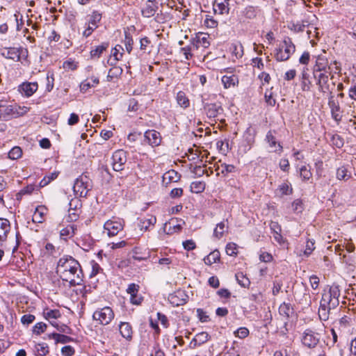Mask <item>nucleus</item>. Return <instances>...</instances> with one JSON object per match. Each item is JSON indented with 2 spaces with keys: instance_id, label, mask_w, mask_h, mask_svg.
<instances>
[{
  "instance_id": "1",
  "label": "nucleus",
  "mask_w": 356,
  "mask_h": 356,
  "mask_svg": "<svg viewBox=\"0 0 356 356\" xmlns=\"http://www.w3.org/2000/svg\"><path fill=\"white\" fill-rule=\"evenodd\" d=\"M56 273L60 274L63 280L69 282L71 286L81 285L83 273L77 260L71 256L65 255L58 261Z\"/></svg>"
},
{
  "instance_id": "2",
  "label": "nucleus",
  "mask_w": 356,
  "mask_h": 356,
  "mask_svg": "<svg viewBox=\"0 0 356 356\" xmlns=\"http://www.w3.org/2000/svg\"><path fill=\"white\" fill-rule=\"evenodd\" d=\"M26 111V107L21 108L17 105L8 104L6 102L0 101V121L10 120Z\"/></svg>"
},
{
  "instance_id": "3",
  "label": "nucleus",
  "mask_w": 356,
  "mask_h": 356,
  "mask_svg": "<svg viewBox=\"0 0 356 356\" xmlns=\"http://www.w3.org/2000/svg\"><path fill=\"white\" fill-rule=\"evenodd\" d=\"M322 334L312 328L306 329L302 334L301 342L302 345L309 349H314L318 346H322Z\"/></svg>"
},
{
  "instance_id": "4",
  "label": "nucleus",
  "mask_w": 356,
  "mask_h": 356,
  "mask_svg": "<svg viewBox=\"0 0 356 356\" xmlns=\"http://www.w3.org/2000/svg\"><path fill=\"white\" fill-rule=\"evenodd\" d=\"M296 46L291 39L286 37L284 39L282 44L279 48L275 49V58L277 61H286L295 52Z\"/></svg>"
},
{
  "instance_id": "5",
  "label": "nucleus",
  "mask_w": 356,
  "mask_h": 356,
  "mask_svg": "<svg viewBox=\"0 0 356 356\" xmlns=\"http://www.w3.org/2000/svg\"><path fill=\"white\" fill-rule=\"evenodd\" d=\"M113 318V311L109 307H104L97 309L92 315L93 320L99 321V323L103 325H108Z\"/></svg>"
},
{
  "instance_id": "6",
  "label": "nucleus",
  "mask_w": 356,
  "mask_h": 356,
  "mask_svg": "<svg viewBox=\"0 0 356 356\" xmlns=\"http://www.w3.org/2000/svg\"><path fill=\"white\" fill-rule=\"evenodd\" d=\"M90 186L89 179L86 176H81L76 179L73 190L76 195L86 197L90 191Z\"/></svg>"
},
{
  "instance_id": "7",
  "label": "nucleus",
  "mask_w": 356,
  "mask_h": 356,
  "mask_svg": "<svg viewBox=\"0 0 356 356\" xmlns=\"http://www.w3.org/2000/svg\"><path fill=\"white\" fill-rule=\"evenodd\" d=\"M127 161V152L123 149L115 151L112 156V165L115 171H122Z\"/></svg>"
},
{
  "instance_id": "8",
  "label": "nucleus",
  "mask_w": 356,
  "mask_h": 356,
  "mask_svg": "<svg viewBox=\"0 0 356 356\" xmlns=\"http://www.w3.org/2000/svg\"><path fill=\"white\" fill-rule=\"evenodd\" d=\"M144 141L152 147L159 146L162 141L161 134L154 129L146 131L144 134Z\"/></svg>"
},
{
  "instance_id": "9",
  "label": "nucleus",
  "mask_w": 356,
  "mask_h": 356,
  "mask_svg": "<svg viewBox=\"0 0 356 356\" xmlns=\"http://www.w3.org/2000/svg\"><path fill=\"white\" fill-rule=\"evenodd\" d=\"M101 19L102 14L97 11H93L92 15L90 16L88 26L83 31V35L86 38L89 37L93 31L98 27L97 23L100 22Z\"/></svg>"
},
{
  "instance_id": "10",
  "label": "nucleus",
  "mask_w": 356,
  "mask_h": 356,
  "mask_svg": "<svg viewBox=\"0 0 356 356\" xmlns=\"http://www.w3.org/2000/svg\"><path fill=\"white\" fill-rule=\"evenodd\" d=\"M203 108L207 116L209 118H215L223 112V108L219 102L204 103Z\"/></svg>"
},
{
  "instance_id": "11",
  "label": "nucleus",
  "mask_w": 356,
  "mask_h": 356,
  "mask_svg": "<svg viewBox=\"0 0 356 356\" xmlns=\"http://www.w3.org/2000/svg\"><path fill=\"white\" fill-rule=\"evenodd\" d=\"M186 298L187 296L184 291L178 290L168 296V300L172 305L179 306L186 302Z\"/></svg>"
},
{
  "instance_id": "12",
  "label": "nucleus",
  "mask_w": 356,
  "mask_h": 356,
  "mask_svg": "<svg viewBox=\"0 0 356 356\" xmlns=\"http://www.w3.org/2000/svg\"><path fill=\"white\" fill-rule=\"evenodd\" d=\"M104 229L107 230L109 236H114L123 229V225L120 222L108 220L104 224Z\"/></svg>"
},
{
  "instance_id": "13",
  "label": "nucleus",
  "mask_w": 356,
  "mask_h": 356,
  "mask_svg": "<svg viewBox=\"0 0 356 356\" xmlns=\"http://www.w3.org/2000/svg\"><path fill=\"white\" fill-rule=\"evenodd\" d=\"M317 79L316 84L318 86V90L323 93L330 92V85L328 84L329 77L325 73H320L318 75H314Z\"/></svg>"
},
{
  "instance_id": "14",
  "label": "nucleus",
  "mask_w": 356,
  "mask_h": 356,
  "mask_svg": "<svg viewBox=\"0 0 356 356\" xmlns=\"http://www.w3.org/2000/svg\"><path fill=\"white\" fill-rule=\"evenodd\" d=\"M38 83L36 82L23 83L19 86V91L22 95L27 97H31L38 90Z\"/></svg>"
},
{
  "instance_id": "15",
  "label": "nucleus",
  "mask_w": 356,
  "mask_h": 356,
  "mask_svg": "<svg viewBox=\"0 0 356 356\" xmlns=\"http://www.w3.org/2000/svg\"><path fill=\"white\" fill-rule=\"evenodd\" d=\"M229 0H215L213 3V11L216 14H228L229 11Z\"/></svg>"
},
{
  "instance_id": "16",
  "label": "nucleus",
  "mask_w": 356,
  "mask_h": 356,
  "mask_svg": "<svg viewBox=\"0 0 356 356\" xmlns=\"http://www.w3.org/2000/svg\"><path fill=\"white\" fill-rule=\"evenodd\" d=\"M1 54L6 58L18 61L20 59L21 53L19 48L5 47L1 49Z\"/></svg>"
},
{
  "instance_id": "17",
  "label": "nucleus",
  "mask_w": 356,
  "mask_h": 356,
  "mask_svg": "<svg viewBox=\"0 0 356 356\" xmlns=\"http://www.w3.org/2000/svg\"><path fill=\"white\" fill-rule=\"evenodd\" d=\"M328 106L331 110V115L334 121L339 124L341 121L342 115L341 108L338 102L328 101Z\"/></svg>"
},
{
  "instance_id": "18",
  "label": "nucleus",
  "mask_w": 356,
  "mask_h": 356,
  "mask_svg": "<svg viewBox=\"0 0 356 356\" xmlns=\"http://www.w3.org/2000/svg\"><path fill=\"white\" fill-rule=\"evenodd\" d=\"M159 7V5L147 1L144 7L141 9L142 15L147 18L152 17L154 16L157 12Z\"/></svg>"
},
{
  "instance_id": "19",
  "label": "nucleus",
  "mask_w": 356,
  "mask_h": 356,
  "mask_svg": "<svg viewBox=\"0 0 356 356\" xmlns=\"http://www.w3.org/2000/svg\"><path fill=\"white\" fill-rule=\"evenodd\" d=\"M138 220V227L140 229L147 231L151 225H154L156 222V218L154 216H150L149 218H139Z\"/></svg>"
},
{
  "instance_id": "20",
  "label": "nucleus",
  "mask_w": 356,
  "mask_h": 356,
  "mask_svg": "<svg viewBox=\"0 0 356 356\" xmlns=\"http://www.w3.org/2000/svg\"><path fill=\"white\" fill-rule=\"evenodd\" d=\"M221 81L225 88L234 87L238 84V76L235 74H232L229 76L225 75L222 77Z\"/></svg>"
},
{
  "instance_id": "21",
  "label": "nucleus",
  "mask_w": 356,
  "mask_h": 356,
  "mask_svg": "<svg viewBox=\"0 0 356 356\" xmlns=\"http://www.w3.org/2000/svg\"><path fill=\"white\" fill-rule=\"evenodd\" d=\"M10 229V225L8 220L0 218V241H3L7 238V234Z\"/></svg>"
},
{
  "instance_id": "22",
  "label": "nucleus",
  "mask_w": 356,
  "mask_h": 356,
  "mask_svg": "<svg viewBox=\"0 0 356 356\" xmlns=\"http://www.w3.org/2000/svg\"><path fill=\"white\" fill-rule=\"evenodd\" d=\"M181 175L175 170H171L166 172L163 176V181L165 184L177 182L180 179Z\"/></svg>"
},
{
  "instance_id": "23",
  "label": "nucleus",
  "mask_w": 356,
  "mask_h": 356,
  "mask_svg": "<svg viewBox=\"0 0 356 356\" xmlns=\"http://www.w3.org/2000/svg\"><path fill=\"white\" fill-rule=\"evenodd\" d=\"M119 328L122 337L127 339H131L132 338V327L129 323L122 322Z\"/></svg>"
},
{
  "instance_id": "24",
  "label": "nucleus",
  "mask_w": 356,
  "mask_h": 356,
  "mask_svg": "<svg viewBox=\"0 0 356 356\" xmlns=\"http://www.w3.org/2000/svg\"><path fill=\"white\" fill-rule=\"evenodd\" d=\"M279 313L289 319L293 314L294 309L290 303L283 302L279 307Z\"/></svg>"
},
{
  "instance_id": "25",
  "label": "nucleus",
  "mask_w": 356,
  "mask_h": 356,
  "mask_svg": "<svg viewBox=\"0 0 356 356\" xmlns=\"http://www.w3.org/2000/svg\"><path fill=\"white\" fill-rule=\"evenodd\" d=\"M220 254L218 250H215L211 252L209 254L204 258L205 264L211 266L214 263H217L220 261Z\"/></svg>"
},
{
  "instance_id": "26",
  "label": "nucleus",
  "mask_w": 356,
  "mask_h": 356,
  "mask_svg": "<svg viewBox=\"0 0 356 356\" xmlns=\"http://www.w3.org/2000/svg\"><path fill=\"white\" fill-rule=\"evenodd\" d=\"M46 208L44 206H39L35 209L33 215L32 220L35 223H42L44 221V210Z\"/></svg>"
},
{
  "instance_id": "27",
  "label": "nucleus",
  "mask_w": 356,
  "mask_h": 356,
  "mask_svg": "<svg viewBox=\"0 0 356 356\" xmlns=\"http://www.w3.org/2000/svg\"><path fill=\"white\" fill-rule=\"evenodd\" d=\"M33 351L37 356H45L49 353V350L48 345L42 342L36 343Z\"/></svg>"
},
{
  "instance_id": "28",
  "label": "nucleus",
  "mask_w": 356,
  "mask_h": 356,
  "mask_svg": "<svg viewBox=\"0 0 356 356\" xmlns=\"http://www.w3.org/2000/svg\"><path fill=\"white\" fill-rule=\"evenodd\" d=\"M176 99L178 104L184 108H186L190 106V101L186 97V93L183 91L177 92Z\"/></svg>"
},
{
  "instance_id": "29",
  "label": "nucleus",
  "mask_w": 356,
  "mask_h": 356,
  "mask_svg": "<svg viewBox=\"0 0 356 356\" xmlns=\"http://www.w3.org/2000/svg\"><path fill=\"white\" fill-rule=\"evenodd\" d=\"M123 70L118 66H114L108 71L106 79L107 81H112L114 78H118L122 74Z\"/></svg>"
},
{
  "instance_id": "30",
  "label": "nucleus",
  "mask_w": 356,
  "mask_h": 356,
  "mask_svg": "<svg viewBox=\"0 0 356 356\" xmlns=\"http://www.w3.org/2000/svg\"><path fill=\"white\" fill-rule=\"evenodd\" d=\"M108 47L107 42H103L102 44L97 46L95 49L90 51V56L92 58H99L104 51H105Z\"/></svg>"
},
{
  "instance_id": "31",
  "label": "nucleus",
  "mask_w": 356,
  "mask_h": 356,
  "mask_svg": "<svg viewBox=\"0 0 356 356\" xmlns=\"http://www.w3.org/2000/svg\"><path fill=\"white\" fill-rule=\"evenodd\" d=\"M242 14L247 19H254L256 17L257 14V8L252 6H248L242 11Z\"/></svg>"
},
{
  "instance_id": "32",
  "label": "nucleus",
  "mask_w": 356,
  "mask_h": 356,
  "mask_svg": "<svg viewBox=\"0 0 356 356\" xmlns=\"http://www.w3.org/2000/svg\"><path fill=\"white\" fill-rule=\"evenodd\" d=\"M235 277L238 284L241 285L242 287L248 288L250 286V280L245 275H243V273H237L235 275Z\"/></svg>"
},
{
  "instance_id": "33",
  "label": "nucleus",
  "mask_w": 356,
  "mask_h": 356,
  "mask_svg": "<svg viewBox=\"0 0 356 356\" xmlns=\"http://www.w3.org/2000/svg\"><path fill=\"white\" fill-rule=\"evenodd\" d=\"M205 189V183L204 181H193L191 184V191L195 193H200Z\"/></svg>"
},
{
  "instance_id": "34",
  "label": "nucleus",
  "mask_w": 356,
  "mask_h": 356,
  "mask_svg": "<svg viewBox=\"0 0 356 356\" xmlns=\"http://www.w3.org/2000/svg\"><path fill=\"white\" fill-rule=\"evenodd\" d=\"M75 229L74 225H68L60 230V236L65 239L71 238L74 236Z\"/></svg>"
},
{
  "instance_id": "35",
  "label": "nucleus",
  "mask_w": 356,
  "mask_h": 356,
  "mask_svg": "<svg viewBox=\"0 0 356 356\" xmlns=\"http://www.w3.org/2000/svg\"><path fill=\"white\" fill-rule=\"evenodd\" d=\"M351 177L350 173H348V170L346 167L342 166L339 168L337 170V178L339 180H348Z\"/></svg>"
},
{
  "instance_id": "36",
  "label": "nucleus",
  "mask_w": 356,
  "mask_h": 356,
  "mask_svg": "<svg viewBox=\"0 0 356 356\" xmlns=\"http://www.w3.org/2000/svg\"><path fill=\"white\" fill-rule=\"evenodd\" d=\"M225 224L224 222L218 223L213 231V236L218 239L221 238L225 231Z\"/></svg>"
},
{
  "instance_id": "37",
  "label": "nucleus",
  "mask_w": 356,
  "mask_h": 356,
  "mask_svg": "<svg viewBox=\"0 0 356 356\" xmlns=\"http://www.w3.org/2000/svg\"><path fill=\"white\" fill-rule=\"evenodd\" d=\"M58 175V172H51L49 175H46L40 182V187H44L48 185L51 181L57 178Z\"/></svg>"
},
{
  "instance_id": "38",
  "label": "nucleus",
  "mask_w": 356,
  "mask_h": 356,
  "mask_svg": "<svg viewBox=\"0 0 356 356\" xmlns=\"http://www.w3.org/2000/svg\"><path fill=\"white\" fill-rule=\"evenodd\" d=\"M330 309L327 307V305H324L320 304V307L318 309V316L321 321H327L329 318Z\"/></svg>"
},
{
  "instance_id": "39",
  "label": "nucleus",
  "mask_w": 356,
  "mask_h": 356,
  "mask_svg": "<svg viewBox=\"0 0 356 356\" xmlns=\"http://www.w3.org/2000/svg\"><path fill=\"white\" fill-rule=\"evenodd\" d=\"M124 45L126 47V50L129 54L131 53L133 49L134 40L131 35L128 31H124Z\"/></svg>"
},
{
  "instance_id": "40",
  "label": "nucleus",
  "mask_w": 356,
  "mask_h": 356,
  "mask_svg": "<svg viewBox=\"0 0 356 356\" xmlns=\"http://www.w3.org/2000/svg\"><path fill=\"white\" fill-rule=\"evenodd\" d=\"M323 59L321 58H318L316 60V65H315V67H314V75H316V73L318 72H320L321 73H322L321 72H327L328 71L327 70V67L325 63H324L323 62Z\"/></svg>"
},
{
  "instance_id": "41",
  "label": "nucleus",
  "mask_w": 356,
  "mask_h": 356,
  "mask_svg": "<svg viewBox=\"0 0 356 356\" xmlns=\"http://www.w3.org/2000/svg\"><path fill=\"white\" fill-rule=\"evenodd\" d=\"M44 318L47 320L57 319L61 316L58 309H50L44 312Z\"/></svg>"
},
{
  "instance_id": "42",
  "label": "nucleus",
  "mask_w": 356,
  "mask_h": 356,
  "mask_svg": "<svg viewBox=\"0 0 356 356\" xmlns=\"http://www.w3.org/2000/svg\"><path fill=\"white\" fill-rule=\"evenodd\" d=\"M238 245L234 243H229L225 248V252L229 256H234L237 254Z\"/></svg>"
},
{
  "instance_id": "43",
  "label": "nucleus",
  "mask_w": 356,
  "mask_h": 356,
  "mask_svg": "<svg viewBox=\"0 0 356 356\" xmlns=\"http://www.w3.org/2000/svg\"><path fill=\"white\" fill-rule=\"evenodd\" d=\"M330 73L334 71V73L341 74V63L337 60L332 61L330 65L327 67Z\"/></svg>"
},
{
  "instance_id": "44",
  "label": "nucleus",
  "mask_w": 356,
  "mask_h": 356,
  "mask_svg": "<svg viewBox=\"0 0 356 356\" xmlns=\"http://www.w3.org/2000/svg\"><path fill=\"white\" fill-rule=\"evenodd\" d=\"M204 24L207 28L214 29L218 26V22L211 16L206 15Z\"/></svg>"
},
{
  "instance_id": "45",
  "label": "nucleus",
  "mask_w": 356,
  "mask_h": 356,
  "mask_svg": "<svg viewBox=\"0 0 356 356\" xmlns=\"http://www.w3.org/2000/svg\"><path fill=\"white\" fill-rule=\"evenodd\" d=\"M53 336L56 337V343H67L74 341L73 338L65 334H58Z\"/></svg>"
},
{
  "instance_id": "46",
  "label": "nucleus",
  "mask_w": 356,
  "mask_h": 356,
  "mask_svg": "<svg viewBox=\"0 0 356 356\" xmlns=\"http://www.w3.org/2000/svg\"><path fill=\"white\" fill-rule=\"evenodd\" d=\"M47 324L42 322L36 323L33 328V332L37 335L43 333L47 329Z\"/></svg>"
},
{
  "instance_id": "47",
  "label": "nucleus",
  "mask_w": 356,
  "mask_h": 356,
  "mask_svg": "<svg viewBox=\"0 0 356 356\" xmlns=\"http://www.w3.org/2000/svg\"><path fill=\"white\" fill-rule=\"evenodd\" d=\"M22 151L19 147H13L8 153V156L11 159H17L22 156Z\"/></svg>"
},
{
  "instance_id": "48",
  "label": "nucleus",
  "mask_w": 356,
  "mask_h": 356,
  "mask_svg": "<svg viewBox=\"0 0 356 356\" xmlns=\"http://www.w3.org/2000/svg\"><path fill=\"white\" fill-rule=\"evenodd\" d=\"M300 174L304 181L309 180L312 175L310 169H308L307 166H302L300 168Z\"/></svg>"
},
{
  "instance_id": "49",
  "label": "nucleus",
  "mask_w": 356,
  "mask_h": 356,
  "mask_svg": "<svg viewBox=\"0 0 356 356\" xmlns=\"http://www.w3.org/2000/svg\"><path fill=\"white\" fill-rule=\"evenodd\" d=\"M309 26V23L307 21H302L301 24L297 23L293 24L291 28V30L294 31L296 33L304 31L305 27Z\"/></svg>"
},
{
  "instance_id": "50",
  "label": "nucleus",
  "mask_w": 356,
  "mask_h": 356,
  "mask_svg": "<svg viewBox=\"0 0 356 356\" xmlns=\"http://www.w3.org/2000/svg\"><path fill=\"white\" fill-rule=\"evenodd\" d=\"M195 337L197 339L198 342L202 345L207 341H208L210 339V336L207 332H202L197 334Z\"/></svg>"
},
{
  "instance_id": "51",
  "label": "nucleus",
  "mask_w": 356,
  "mask_h": 356,
  "mask_svg": "<svg viewBox=\"0 0 356 356\" xmlns=\"http://www.w3.org/2000/svg\"><path fill=\"white\" fill-rule=\"evenodd\" d=\"M328 293L330 294V297L334 299H339V297L340 296V290L339 286L332 285L330 286Z\"/></svg>"
},
{
  "instance_id": "52",
  "label": "nucleus",
  "mask_w": 356,
  "mask_h": 356,
  "mask_svg": "<svg viewBox=\"0 0 356 356\" xmlns=\"http://www.w3.org/2000/svg\"><path fill=\"white\" fill-rule=\"evenodd\" d=\"M315 242L314 240L309 239L306 243L305 250L304 251V254L306 256H309L312 254L313 250L315 249L314 246Z\"/></svg>"
},
{
  "instance_id": "53",
  "label": "nucleus",
  "mask_w": 356,
  "mask_h": 356,
  "mask_svg": "<svg viewBox=\"0 0 356 356\" xmlns=\"http://www.w3.org/2000/svg\"><path fill=\"white\" fill-rule=\"evenodd\" d=\"M265 100L268 105L274 106L276 103L275 99L273 97V92L270 90H267L265 92Z\"/></svg>"
},
{
  "instance_id": "54",
  "label": "nucleus",
  "mask_w": 356,
  "mask_h": 356,
  "mask_svg": "<svg viewBox=\"0 0 356 356\" xmlns=\"http://www.w3.org/2000/svg\"><path fill=\"white\" fill-rule=\"evenodd\" d=\"M234 334L236 337L240 339H244L249 334V330L246 327H240L236 331L234 332Z\"/></svg>"
},
{
  "instance_id": "55",
  "label": "nucleus",
  "mask_w": 356,
  "mask_h": 356,
  "mask_svg": "<svg viewBox=\"0 0 356 356\" xmlns=\"http://www.w3.org/2000/svg\"><path fill=\"white\" fill-rule=\"evenodd\" d=\"M124 51L121 45H116L115 47L113 49V56L115 57V60H120L122 58L123 53L120 52V51Z\"/></svg>"
},
{
  "instance_id": "56",
  "label": "nucleus",
  "mask_w": 356,
  "mask_h": 356,
  "mask_svg": "<svg viewBox=\"0 0 356 356\" xmlns=\"http://www.w3.org/2000/svg\"><path fill=\"white\" fill-rule=\"evenodd\" d=\"M279 191L280 192L281 195H289L292 193V188L290 187L287 184L284 183L282 185L279 186L278 188Z\"/></svg>"
},
{
  "instance_id": "57",
  "label": "nucleus",
  "mask_w": 356,
  "mask_h": 356,
  "mask_svg": "<svg viewBox=\"0 0 356 356\" xmlns=\"http://www.w3.org/2000/svg\"><path fill=\"white\" fill-rule=\"evenodd\" d=\"M138 250H139L138 248H135L134 250L133 259L134 260H136V261H141L146 260L149 257V253H147V254L143 255V256L138 255L139 254V251Z\"/></svg>"
},
{
  "instance_id": "58",
  "label": "nucleus",
  "mask_w": 356,
  "mask_h": 356,
  "mask_svg": "<svg viewBox=\"0 0 356 356\" xmlns=\"http://www.w3.org/2000/svg\"><path fill=\"white\" fill-rule=\"evenodd\" d=\"M75 353L74 348L71 346H65L61 348V353L64 356H72Z\"/></svg>"
},
{
  "instance_id": "59",
  "label": "nucleus",
  "mask_w": 356,
  "mask_h": 356,
  "mask_svg": "<svg viewBox=\"0 0 356 356\" xmlns=\"http://www.w3.org/2000/svg\"><path fill=\"white\" fill-rule=\"evenodd\" d=\"M197 313L198 318L201 322H207L209 320V317L207 315V313L202 309H197Z\"/></svg>"
},
{
  "instance_id": "60",
  "label": "nucleus",
  "mask_w": 356,
  "mask_h": 356,
  "mask_svg": "<svg viewBox=\"0 0 356 356\" xmlns=\"http://www.w3.org/2000/svg\"><path fill=\"white\" fill-rule=\"evenodd\" d=\"M139 288H140L139 285L132 283L128 286L127 292L129 294H130V296H133V294L138 293V292L139 291Z\"/></svg>"
},
{
  "instance_id": "61",
  "label": "nucleus",
  "mask_w": 356,
  "mask_h": 356,
  "mask_svg": "<svg viewBox=\"0 0 356 356\" xmlns=\"http://www.w3.org/2000/svg\"><path fill=\"white\" fill-rule=\"evenodd\" d=\"M34 320H35V316L32 315V314H25V315L22 316V317L21 318V321L24 325H25V324L29 325V324L33 323Z\"/></svg>"
},
{
  "instance_id": "62",
  "label": "nucleus",
  "mask_w": 356,
  "mask_h": 356,
  "mask_svg": "<svg viewBox=\"0 0 356 356\" xmlns=\"http://www.w3.org/2000/svg\"><path fill=\"white\" fill-rule=\"evenodd\" d=\"M266 140L269 143V145L271 147H275L277 144V141L275 140V136L272 134L270 131H268L266 134Z\"/></svg>"
},
{
  "instance_id": "63",
  "label": "nucleus",
  "mask_w": 356,
  "mask_h": 356,
  "mask_svg": "<svg viewBox=\"0 0 356 356\" xmlns=\"http://www.w3.org/2000/svg\"><path fill=\"white\" fill-rule=\"evenodd\" d=\"M184 248L186 250H192L196 248V245L193 240H186L183 242Z\"/></svg>"
},
{
  "instance_id": "64",
  "label": "nucleus",
  "mask_w": 356,
  "mask_h": 356,
  "mask_svg": "<svg viewBox=\"0 0 356 356\" xmlns=\"http://www.w3.org/2000/svg\"><path fill=\"white\" fill-rule=\"evenodd\" d=\"M154 353H152L150 356H166L163 350L161 349L159 343H156L153 347Z\"/></svg>"
}]
</instances>
